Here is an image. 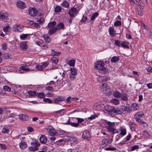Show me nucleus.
Wrapping results in <instances>:
<instances>
[{"instance_id": "nucleus-30", "label": "nucleus", "mask_w": 152, "mask_h": 152, "mask_svg": "<svg viewBox=\"0 0 152 152\" xmlns=\"http://www.w3.org/2000/svg\"><path fill=\"white\" fill-rule=\"evenodd\" d=\"M57 31L56 27L52 28L50 29L48 31V34L50 35H52L54 34Z\"/></svg>"}, {"instance_id": "nucleus-3", "label": "nucleus", "mask_w": 152, "mask_h": 152, "mask_svg": "<svg viewBox=\"0 0 152 152\" xmlns=\"http://www.w3.org/2000/svg\"><path fill=\"white\" fill-rule=\"evenodd\" d=\"M78 12V11L76 8H71L69 10L68 14L72 18L75 17Z\"/></svg>"}, {"instance_id": "nucleus-6", "label": "nucleus", "mask_w": 152, "mask_h": 152, "mask_svg": "<svg viewBox=\"0 0 152 152\" xmlns=\"http://www.w3.org/2000/svg\"><path fill=\"white\" fill-rule=\"evenodd\" d=\"M37 10L33 8H30L28 10L29 15L32 17L35 16L37 15Z\"/></svg>"}, {"instance_id": "nucleus-58", "label": "nucleus", "mask_w": 152, "mask_h": 152, "mask_svg": "<svg viewBox=\"0 0 152 152\" xmlns=\"http://www.w3.org/2000/svg\"><path fill=\"white\" fill-rule=\"evenodd\" d=\"M106 151H115L116 149L115 148L112 147H108L105 148Z\"/></svg>"}, {"instance_id": "nucleus-62", "label": "nucleus", "mask_w": 152, "mask_h": 152, "mask_svg": "<svg viewBox=\"0 0 152 152\" xmlns=\"http://www.w3.org/2000/svg\"><path fill=\"white\" fill-rule=\"evenodd\" d=\"M1 48L4 50H6L7 48V45L5 43H3L1 44Z\"/></svg>"}, {"instance_id": "nucleus-31", "label": "nucleus", "mask_w": 152, "mask_h": 152, "mask_svg": "<svg viewBox=\"0 0 152 152\" xmlns=\"http://www.w3.org/2000/svg\"><path fill=\"white\" fill-rule=\"evenodd\" d=\"M111 102L115 105H117L119 104V101L116 99H113L111 100Z\"/></svg>"}, {"instance_id": "nucleus-18", "label": "nucleus", "mask_w": 152, "mask_h": 152, "mask_svg": "<svg viewBox=\"0 0 152 152\" xmlns=\"http://www.w3.org/2000/svg\"><path fill=\"white\" fill-rule=\"evenodd\" d=\"M69 140L72 144H76L78 142V140L75 137H71L69 138Z\"/></svg>"}, {"instance_id": "nucleus-11", "label": "nucleus", "mask_w": 152, "mask_h": 152, "mask_svg": "<svg viewBox=\"0 0 152 152\" xmlns=\"http://www.w3.org/2000/svg\"><path fill=\"white\" fill-rule=\"evenodd\" d=\"M18 7L20 8L23 9L26 7V5L23 2L20 1L17 3Z\"/></svg>"}, {"instance_id": "nucleus-12", "label": "nucleus", "mask_w": 152, "mask_h": 152, "mask_svg": "<svg viewBox=\"0 0 152 152\" xmlns=\"http://www.w3.org/2000/svg\"><path fill=\"white\" fill-rule=\"evenodd\" d=\"M42 36L44 39L45 43H48L51 41V39L47 34H43Z\"/></svg>"}, {"instance_id": "nucleus-52", "label": "nucleus", "mask_w": 152, "mask_h": 152, "mask_svg": "<svg viewBox=\"0 0 152 152\" xmlns=\"http://www.w3.org/2000/svg\"><path fill=\"white\" fill-rule=\"evenodd\" d=\"M121 25V22L120 20H116L114 23V26H120Z\"/></svg>"}, {"instance_id": "nucleus-4", "label": "nucleus", "mask_w": 152, "mask_h": 152, "mask_svg": "<svg viewBox=\"0 0 152 152\" xmlns=\"http://www.w3.org/2000/svg\"><path fill=\"white\" fill-rule=\"evenodd\" d=\"M144 115V113L142 111H140L136 113L134 116V118L137 121H140V119Z\"/></svg>"}, {"instance_id": "nucleus-24", "label": "nucleus", "mask_w": 152, "mask_h": 152, "mask_svg": "<svg viewBox=\"0 0 152 152\" xmlns=\"http://www.w3.org/2000/svg\"><path fill=\"white\" fill-rule=\"evenodd\" d=\"M131 107L132 110L134 111L138 110L139 108L138 105L136 103H134L132 104L131 106Z\"/></svg>"}, {"instance_id": "nucleus-20", "label": "nucleus", "mask_w": 152, "mask_h": 152, "mask_svg": "<svg viewBox=\"0 0 152 152\" xmlns=\"http://www.w3.org/2000/svg\"><path fill=\"white\" fill-rule=\"evenodd\" d=\"M55 27L57 30L60 29H64V25L63 23L61 22L58 23L56 27Z\"/></svg>"}, {"instance_id": "nucleus-63", "label": "nucleus", "mask_w": 152, "mask_h": 152, "mask_svg": "<svg viewBox=\"0 0 152 152\" xmlns=\"http://www.w3.org/2000/svg\"><path fill=\"white\" fill-rule=\"evenodd\" d=\"M61 10V7L59 6L56 7L55 9V12L56 13L60 12Z\"/></svg>"}, {"instance_id": "nucleus-44", "label": "nucleus", "mask_w": 152, "mask_h": 152, "mask_svg": "<svg viewBox=\"0 0 152 152\" xmlns=\"http://www.w3.org/2000/svg\"><path fill=\"white\" fill-rule=\"evenodd\" d=\"M122 110L123 111L127 113H130L131 112V110L129 109V107L127 106H124Z\"/></svg>"}, {"instance_id": "nucleus-22", "label": "nucleus", "mask_w": 152, "mask_h": 152, "mask_svg": "<svg viewBox=\"0 0 152 152\" xmlns=\"http://www.w3.org/2000/svg\"><path fill=\"white\" fill-rule=\"evenodd\" d=\"M109 34L110 36L113 37L115 34V31L114 29L112 27H110L109 28Z\"/></svg>"}, {"instance_id": "nucleus-46", "label": "nucleus", "mask_w": 152, "mask_h": 152, "mask_svg": "<svg viewBox=\"0 0 152 152\" xmlns=\"http://www.w3.org/2000/svg\"><path fill=\"white\" fill-rule=\"evenodd\" d=\"M140 124L143 126L144 127H146L148 126V124L145 122H144L142 120H140V121H139Z\"/></svg>"}, {"instance_id": "nucleus-15", "label": "nucleus", "mask_w": 152, "mask_h": 152, "mask_svg": "<svg viewBox=\"0 0 152 152\" xmlns=\"http://www.w3.org/2000/svg\"><path fill=\"white\" fill-rule=\"evenodd\" d=\"M101 89L103 91H107L109 88V86L106 83L102 84L101 87Z\"/></svg>"}, {"instance_id": "nucleus-55", "label": "nucleus", "mask_w": 152, "mask_h": 152, "mask_svg": "<svg viewBox=\"0 0 152 152\" xmlns=\"http://www.w3.org/2000/svg\"><path fill=\"white\" fill-rule=\"evenodd\" d=\"M43 100L45 102L48 103H52V101L49 98H44Z\"/></svg>"}, {"instance_id": "nucleus-1", "label": "nucleus", "mask_w": 152, "mask_h": 152, "mask_svg": "<svg viewBox=\"0 0 152 152\" xmlns=\"http://www.w3.org/2000/svg\"><path fill=\"white\" fill-rule=\"evenodd\" d=\"M95 67L96 69L103 72L107 71V69L104 66V63L101 61H99L95 63Z\"/></svg>"}, {"instance_id": "nucleus-41", "label": "nucleus", "mask_w": 152, "mask_h": 152, "mask_svg": "<svg viewBox=\"0 0 152 152\" xmlns=\"http://www.w3.org/2000/svg\"><path fill=\"white\" fill-rule=\"evenodd\" d=\"M75 61L74 59L71 60L68 62L67 64L70 66H75Z\"/></svg>"}, {"instance_id": "nucleus-50", "label": "nucleus", "mask_w": 152, "mask_h": 152, "mask_svg": "<svg viewBox=\"0 0 152 152\" xmlns=\"http://www.w3.org/2000/svg\"><path fill=\"white\" fill-rule=\"evenodd\" d=\"M38 97L39 98H42L44 97H45V95L44 93H43L41 92L39 93H38L37 95Z\"/></svg>"}, {"instance_id": "nucleus-61", "label": "nucleus", "mask_w": 152, "mask_h": 152, "mask_svg": "<svg viewBox=\"0 0 152 152\" xmlns=\"http://www.w3.org/2000/svg\"><path fill=\"white\" fill-rule=\"evenodd\" d=\"M43 18H42L40 16L39 19L37 20V23L41 24L43 22Z\"/></svg>"}, {"instance_id": "nucleus-17", "label": "nucleus", "mask_w": 152, "mask_h": 152, "mask_svg": "<svg viewBox=\"0 0 152 152\" xmlns=\"http://www.w3.org/2000/svg\"><path fill=\"white\" fill-rule=\"evenodd\" d=\"M106 110L109 113H112L113 112L114 107L109 105H107L104 107Z\"/></svg>"}, {"instance_id": "nucleus-16", "label": "nucleus", "mask_w": 152, "mask_h": 152, "mask_svg": "<svg viewBox=\"0 0 152 152\" xmlns=\"http://www.w3.org/2000/svg\"><path fill=\"white\" fill-rule=\"evenodd\" d=\"M40 142L42 143H45L47 142V138L44 135H41L39 139Z\"/></svg>"}, {"instance_id": "nucleus-8", "label": "nucleus", "mask_w": 152, "mask_h": 152, "mask_svg": "<svg viewBox=\"0 0 152 152\" xmlns=\"http://www.w3.org/2000/svg\"><path fill=\"white\" fill-rule=\"evenodd\" d=\"M64 98L62 96H57V97L53 99V103L54 104L57 103L59 102H61L64 99Z\"/></svg>"}, {"instance_id": "nucleus-21", "label": "nucleus", "mask_w": 152, "mask_h": 152, "mask_svg": "<svg viewBox=\"0 0 152 152\" xmlns=\"http://www.w3.org/2000/svg\"><path fill=\"white\" fill-rule=\"evenodd\" d=\"M20 46L21 49L23 50L26 49L27 48L26 42L25 41L21 42L20 44Z\"/></svg>"}, {"instance_id": "nucleus-47", "label": "nucleus", "mask_w": 152, "mask_h": 152, "mask_svg": "<svg viewBox=\"0 0 152 152\" xmlns=\"http://www.w3.org/2000/svg\"><path fill=\"white\" fill-rule=\"evenodd\" d=\"M47 130L50 133H51L53 135H55V132L53 129H51L50 128H48L47 129Z\"/></svg>"}, {"instance_id": "nucleus-59", "label": "nucleus", "mask_w": 152, "mask_h": 152, "mask_svg": "<svg viewBox=\"0 0 152 152\" xmlns=\"http://www.w3.org/2000/svg\"><path fill=\"white\" fill-rule=\"evenodd\" d=\"M121 42L118 40H116L115 41V44L117 46L120 47L121 46Z\"/></svg>"}, {"instance_id": "nucleus-29", "label": "nucleus", "mask_w": 152, "mask_h": 152, "mask_svg": "<svg viewBox=\"0 0 152 152\" xmlns=\"http://www.w3.org/2000/svg\"><path fill=\"white\" fill-rule=\"evenodd\" d=\"M51 55L53 56H58L61 54L60 52H57L56 51L52 49H51Z\"/></svg>"}, {"instance_id": "nucleus-19", "label": "nucleus", "mask_w": 152, "mask_h": 152, "mask_svg": "<svg viewBox=\"0 0 152 152\" xmlns=\"http://www.w3.org/2000/svg\"><path fill=\"white\" fill-rule=\"evenodd\" d=\"M19 117L20 120L23 121H26L28 119V116L25 115L21 114L19 115Z\"/></svg>"}, {"instance_id": "nucleus-42", "label": "nucleus", "mask_w": 152, "mask_h": 152, "mask_svg": "<svg viewBox=\"0 0 152 152\" xmlns=\"http://www.w3.org/2000/svg\"><path fill=\"white\" fill-rule=\"evenodd\" d=\"M62 5L64 8H68L69 6V4L67 1H65L63 2Z\"/></svg>"}, {"instance_id": "nucleus-64", "label": "nucleus", "mask_w": 152, "mask_h": 152, "mask_svg": "<svg viewBox=\"0 0 152 152\" xmlns=\"http://www.w3.org/2000/svg\"><path fill=\"white\" fill-rule=\"evenodd\" d=\"M97 117V115L96 114H94L93 115H91L90 117L88 118V119L90 120H92L94 119Z\"/></svg>"}, {"instance_id": "nucleus-54", "label": "nucleus", "mask_w": 152, "mask_h": 152, "mask_svg": "<svg viewBox=\"0 0 152 152\" xmlns=\"http://www.w3.org/2000/svg\"><path fill=\"white\" fill-rule=\"evenodd\" d=\"M64 110V109L58 111H56L55 113L59 115H64V113L63 112L62 113L61 112Z\"/></svg>"}, {"instance_id": "nucleus-33", "label": "nucleus", "mask_w": 152, "mask_h": 152, "mask_svg": "<svg viewBox=\"0 0 152 152\" xmlns=\"http://www.w3.org/2000/svg\"><path fill=\"white\" fill-rule=\"evenodd\" d=\"M36 69L38 71H45V69L43 68L42 65H37L35 67Z\"/></svg>"}, {"instance_id": "nucleus-60", "label": "nucleus", "mask_w": 152, "mask_h": 152, "mask_svg": "<svg viewBox=\"0 0 152 152\" xmlns=\"http://www.w3.org/2000/svg\"><path fill=\"white\" fill-rule=\"evenodd\" d=\"M2 132L4 133H7L10 132V131L9 129L5 128H3L2 129Z\"/></svg>"}, {"instance_id": "nucleus-39", "label": "nucleus", "mask_w": 152, "mask_h": 152, "mask_svg": "<svg viewBox=\"0 0 152 152\" xmlns=\"http://www.w3.org/2000/svg\"><path fill=\"white\" fill-rule=\"evenodd\" d=\"M11 29V27L10 26L8 25L4 28L3 30L5 32H8L10 31Z\"/></svg>"}, {"instance_id": "nucleus-36", "label": "nucleus", "mask_w": 152, "mask_h": 152, "mask_svg": "<svg viewBox=\"0 0 152 152\" xmlns=\"http://www.w3.org/2000/svg\"><path fill=\"white\" fill-rule=\"evenodd\" d=\"M113 95L114 97L119 98L121 96V94L119 92L115 91L113 92Z\"/></svg>"}, {"instance_id": "nucleus-51", "label": "nucleus", "mask_w": 152, "mask_h": 152, "mask_svg": "<svg viewBox=\"0 0 152 152\" xmlns=\"http://www.w3.org/2000/svg\"><path fill=\"white\" fill-rule=\"evenodd\" d=\"M52 62L55 64H57L58 61V60L56 58L53 57L51 58V60Z\"/></svg>"}, {"instance_id": "nucleus-10", "label": "nucleus", "mask_w": 152, "mask_h": 152, "mask_svg": "<svg viewBox=\"0 0 152 152\" xmlns=\"http://www.w3.org/2000/svg\"><path fill=\"white\" fill-rule=\"evenodd\" d=\"M29 66H28L27 65H21L20 69L26 72H28L31 71L29 68Z\"/></svg>"}, {"instance_id": "nucleus-45", "label": "nucleus", "mask_w": 152, "mask_h": 152, "mask_svg": "<svg viewBox=\"0 0 152 152\" xmlns=\"http://www.w3.org/2000/svg\"><path fill=\"white\" fill-rule=\"evenodd\" d=\"M126 130L124 128H121L120 134L122 136H124L126 134Z\"/></svg>"}, {"instance_id": "nucleus-23", "label": "nucleus", "mask_w": 152, "mask_h": 152, "mask_svg": "<svg viewBox=\"0 0 152 152\" xmlns=\"http://www.w3.org/2000/svg\"><path fill=\"white\" fill-rule=\"evenodd\" d=\"M129 42L126 41H124L121 42V46L124 48L129 49Z\"/></svg>"}, {"instance_id": "nucleus-26", "label": "nucleus", "mask_w": 152, "mask_h": 152, "mask_svg": "<svg viewBox=\"0 0 152 152\" xmlns=\"http://www.w3.org/2000/svg\"><path fill=\"white\" fill-rule=\"evenodd\" d=\"M20 147L22 149H24L27 147V145L25 142H21L19 144Z\"/></svg>"}, {"instance_id": "nucleus-35", "label": "nucleus", "mask_w": 152, "mask_h": 152, "mask_svg": "<svg viewBox=\"0 0 152 152\" xmlns=\"http://www.w3.org/2000/svg\"><path fill=\"white\" fill-rule=\"evenodd\" d=\"M28 93L31 96H35L37 95V93L35 91H29L28 92Z\"/></svg>"}, {"instance_id": "nucleus-7", "label": "nucleus", "mask_w": 152, "mask_h": 152, "mask_svg": "<svg viewBox=\"0 0 152 152\" xmlns=\"http://www.w3.org/2000/svg\"><path fill=\"white\" fill-rule=\"evenodd\" d=\"M82 137L83 139H86L88 140H90L91 138L88 131H86L84 132L83 134Z\"/></svg>"}, {"instance_id": "nucleus-57", "label": "nucleus", "mask_w": 152, "mask_h": 152, "mask_svg": "<svg viewBox=\"0 0 152 152\" xmlns=\"http://www.w3.org/2000/svg\"><path fill=\"white\" fill-rule=\"evenodd\" d=\"M49 64V63L48 62H45L43 63L42 64V66L43 68V69H45V68L47 67Z\"/></svg>"}, {"instance_id": "nucleus-37", "label": "nucleus", "mask_w": 152, "mask_h": 152, "mask_svg": "<svg viewBox=\"0 0 152 152\" xmlns=\"http://www.w3.org/2000/svg\"><path fill=\"white\" fill-rule=\"evenodd\" d=\"M142 135L146 137H149L151 135L149 132L146 130L144 131L142 133Z\"/></svg>"}, {"instance_id": "nucleus-49", "label": "nucleus", "mask_w": 152, "mask_h": 152, "mask_svg": "<svg viewBox=\"0 0 152 152\" xmlns=\"http://www.w3.org/2000/svg\"><path fill=\"white\" fill-rule=\"evenodd\" d=\"M71 75H73L76 76L77 74V71L75 69H72L71 68Z\"/></svg>"}, {"instance_id": "nucleus-28", "label": "nucleus", "mask_w": 152, "mask_h": 152, "mask_svg": "<svg viewBox=\"0 0 152 152\" xmlns=\"http://www.w3.org/2000/svg\"><path fill=\"white\" fill-rule=\"evenodd\" d=\"M110 143L111 142H109L108 140L107 139H104L102 140V145L104 147L107 146L109 143Z\"/></svg>"}, {"instance_id": "nucleus-43", "label": "nucleus", "mask_w": 152, "mask_h": 152, "mask_svg": "<svg viewBox=\"0 0 152 152\" xmlns=\"http://www.w3.org/2000/svg\"><path fill=\"white\" fill-rule=\"evenodd\" d=\"M30 35V34H22L20 36V38L21 39L24 40L28 36Z\"/></svg>"}, {"instance_id": "nucleus-56", "label": "nucleus", "mask_w": 152, "mask_h": 152, "mask_svg": "<svg viewBox=\"0 0 152 152\" xmlns=\"http://www.w3.org/2000/svg\"><path fill=\"white\" fill-rule=\"evenodd\" d=\"M3 89L5 91H10L11 90L10 87L7 86H4L3 87Z\"/></svg>"}, {"instance_id": "nucleus-53", "label": "nucleus", "mask_w": 152, "mask_h": 152, "mask_svg": "<svg viewBox=\"0 0 152 152\" xmlns=\"http://www.w3.org/2000/svg\"><path fill=\"white\" fill-rule=\"evenodd\" d=\"M29 150L31 151H34L37 150L38 148L35 147H34L33 146H31L28 148Z\"/></svg>"}, {"instance_id": "nucleus-27", "label": "nucleus", "mask_w": 152, "mask_h": 152, "mask_svg": "<svg viewBox=\"0 0 152 152\" xmlns=\"http://www.w3.org/2000/svg\"><path fill=\"white\" fill-rule=\"evenodd\" d=\"M109 78L107 76L99 77L98 78V80L99 82H102L107 81L109 79Z\"/></svg>"}, {"instance_id": "nucleus-13", "label": "nucleus", "mask_w": 152, "mask_h": 152, "mask_svg": "<svg viewBox=\"0 0 152 152\" xmlns=\"http://www.w3.org/2000/svg\"><path fill=\"white\" fill-rule=\"evenodd\" d=\"M70 119H69L68 121L66 122L65 124L68 125H71L72 126L75 127H77L79 126V124L78 123L70 122Z\"/></svg>"}, {"instance_id": "nucleus-9", "label": "nucleus", "mask_w": 152, "mask_h": 152, "mask_svg": "<svg viewBox=\"0 0 152 152\" xmlns=\"http://www.w3.org/2000/svg\"><path fill=\"white\" fill-rule=\"evenodd\" d=\"M14 31H15L22 32L23 30V27L21 25H15L14 26Z\"/></svg>"}, {"instance_id": "nucleus-5", "label": "nucleus", "mask_w": 152, "mask_h": 152, "mask_svg": "<svg viewBox=\"0 0 152 152\" xmlns=\"http://www.w3.org/2000/svg\"><path fill=\"white\" fill-rule=\"evenodd\" d=\"M105 106L99 102L95 103L94 106V109L97 110H102L104 107Z\"/></svg>"}, {"instance_id": "nucleus-32", "label": "nucleus", "mask_w": 152, "mask_h": 152, "mask_svg": "<svg viewBox=\"0 0 152 152\" xmlns=\"http://www.w3.org/2000/svg\"><path fill=\"white\" fill-rule=\"evenodd\" d=\"M119 60V57L118 56H114L113 57L111 60V61L112 63H116Z\"/></svg>"}, {"instance_id": "nucleus-14", "label": "nucleus", "mask_w": 152, "mask_h": 152, "mask_svg": "<svg viewBox=\"0 0 152 152\" xmlns=\"http://www.w3.org/2000/svg\"><path fill=\"white\" fill-rule=\"evenodd\" d=\"M8 16V14L6 12H0V18L1 19H6L7 18Z\"/></svg>"}, {"instance_id": "nucleus-34", "label": "nucleus", "mask_w": 152, "mask_h": 152, "mask_svg": "<svg viewBox=\"0 0 152 152\" xmlns=\"http://www.w3.org/2000/svg\"><path fill=\"white\" fill-rule=\"evenodd\" d=\"M56 24V21L51 22L49 23L48 25V28H53Z\"/></svg>"}, {"instance_id": "nucleus-38", "label": "nucleus", "mask_w": 152, "mask_h": 152, "mask_svg": "<svg viewBox=\"0 0 152 152\" xmlns=\"http://www.w3.org/2000/svg\"><path fill=\"white\" fill-rule=\"evenodd\" d=\"M31 145L34 147L37 148L40 145V144L38 142H32L31 143Z\"/></svg>"}, {"instance_id": "nucleus-40", "label": "nucleus", "mask_w": 152, "mask_h": 152, "mask_svg": "<svg viewBox=\"0 0 152 152\" xmlns=\"http://www.w3.org/2000/svg\"><path fill=\"white\" fill-rule=\"evenodd\" d=\"M113 112L116 114H121L122 113V112L121 110H119L118 109L114 107Z\"/></svg>"}, {"instance_id": "nucleus-2", "label": "nucleus", "mask_w": 152, "mask_h": 152, "mask_svg": "<svg viewBox=\"0 0 152 152\" xmlns=\"http://www.w3.org/2000/svg\"><path fill=\"white\" fill-rule=\"evenodd\" d=\"M107 124L109 126L107 127L108 131L112 132L113 134L118 132V130L113 127L115 125V124L114 122L112 123L108 121L107 122Z\"/></svg>"}, {"instance_id": "nucleus-48", "label": "nucleus", "mask_w": 152, "mask_h": 152, "mask_svg": "<svg viewBox=\"0 0 152 152\" xmlns=\"http://www.w3.org/2000/svg\"><path fill=\"white\" fill-rule=\"evenodd\" d=\"M121 97L122 99L123 100L126 101L128 99L127 96L126 94H123L122 95H121Z\"/></svg>"}, {"instance_id": "nucleus-25", "label": "nucleus", "mask_w": 152, "mask_h": 152, "mask_svg": "<svg viewBox=\"0 0 152 152\" xmlns=\"http://www.w3.org/2000/svg\"><path fill=\"white\" fill-rule=\"evenodd\" d=\"M99 15V14L98 12H96L93 13L91 16V21H92V23H93L94 21Z\"/></svg>"}]
</instances>
